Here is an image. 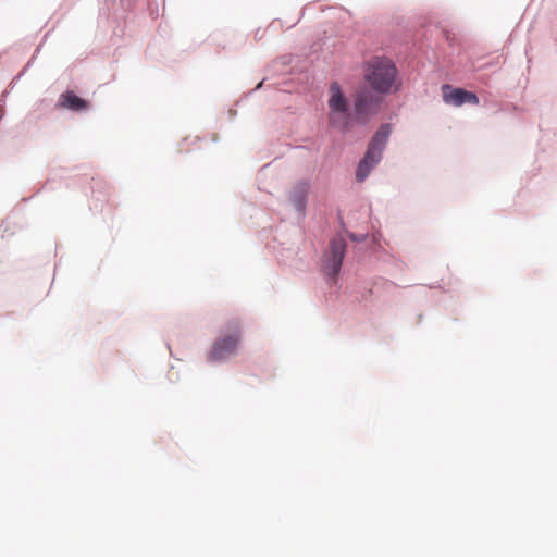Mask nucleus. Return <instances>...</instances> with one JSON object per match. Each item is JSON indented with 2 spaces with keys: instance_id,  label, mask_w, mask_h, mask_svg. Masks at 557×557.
Returning <instances> with one entry per match:
<instances>
[{
  "instance_id": "obj_1",
  "label": "nucleus",
  "mask_w": 557,
  "mask_h": 557,
  "mask_svg": "<svg viewBox=\"0 0 557 557\" xmlns=\"http://www.w3.org/2000/svg\"><path fill=\"white\" fill-rule=\"evenodd\" d=\"M376 104L375 97L368 90H360L355 98V115L349 110L347 99L342 92L338 83H332L330 86L329 98V123L331 126L347 131L351 124L352 119L364 121L370 114L373 113Z\"/></svg>"
},
{
  "instance_id": "obj_2",
  "label": "nucleus",
  "mask_w": 557,
  "mask_h": 557,
  "mask_svg": "<svg viewBox=\"0 0 557 557\" xmlns=\"http://www.w3.org/2000/svg\"><path fill=\"white\" fill-rule=\"evenodd\" d=\"M364 78L379 94L397 90V69L392 60L383 57L372 58L366 66Z\"/></svg>"
},
{
  "instance_id": "obj_3",
  "label": "nucleus",
  "mask_w": 557,
  "mask_h": 557,
  "mask_svg": "<svg viewBox=\"0 0 557 557\" xmlns=\"http://www.w3.org/2000/svg\"><path fill=\"white\" fill-rule=\"evenodd\" d=\"M389 134L391 127L385 124L382 125L372 137L367 152L360 160L356 171V178L358 182H363L370 174L371 170L381 161Z\"/></svg>"
},
{
  "instance_id": "obj_4",
  "label": "nucleus",
  "mask_w": 557,
  "mask_h": 557,
  "mask_svg": "<svg viewBox=\"0 0 557 557\" xmlns=\"http://www.w3.org/2000/svg\"><path fill=\"white\" fill-rule=\"evenodd\" d=\"M346 242L342 237L332 239L330 249L324 256L323 269L330 277L338 275L345 256Z\"/></svg>"
},
{
  "instance_id": "obj_5",
  "label": "nucleus",
  "mask_w": 557,
  "mask_h": 557,
  "mask_svg": "<svg viewBox=\"0 0 557 557\" xmlns=\"http://www.w3.org/2000/svg\"><path fill=\"white\" fill-rule=\"evenodd\" d=\"M233 334L222 336L216 339L209 354V359L212 361L222 360L230 355L234 354L239 343V326L235 322L233 325Z\"/></svg>"
},
{
  "instance_id": "obj_6",
  "label": "nucleus",
  "mask_w": 557,
  "mask_h": 557,
  "mask_svg": "<svg viewBox=\"0 0 557 557\" xmlns=\"http://www.w3.org/2000/svg\"><path fill=\"white\" fill-rule=\"evenodd\" d=\"M442 90H443V100L448 104H453L456 107H460L465 103H470V104H474V106L479 104V98L472 91H468L462 88H453L449 85H444L442 87Z\"/></svg>"
},
{
  "instance_id": "obj_7",
  "label": "nucleus",
  "mask_w": 557,
  "mask_h": 557,
  "mask_svg": "<svg viewBox=\"0 0 557 557\" xmlns=\"http://www.w3.org/2000/svg\"><path fill=\"white\" fill-rule=\"evenodd\" d=\"M58 104L61 108L72 111H84L89 108V102L76 96L73 91L61 94L58 100Z\"/></svg>"
},
{
  "instance_id": "obj_8",
  "label": "nucleus",
  "mask_w": 557,
  "mask_h": 557,
  "mask_svg": "<svg viewBox=\"0 0 557 557\" xmlns=\"http://www.w3.org/2000/svg\"><path fill=\"white\" fill-rule=\"evenodd\" d=\"M295 205H296V208L299 210V211H302L305 209V206H306V199L304 196L295 199Z\"/></svg>"
}]
</instances>
